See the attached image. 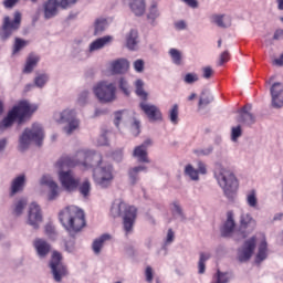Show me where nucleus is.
<instances>
[{"label": "nucleus", "instance_id": "obj_40", "mask_svg": "<svg viewBox=\"0 0 283 283\" xmlns=\"http://www.w3.org/2000/svg\"><path fill=\"white\" fill-rule=\"evenodd\" d=\"M48 81H50V75L46 73H40L34 77V85L35 87L43 90L48 84Z\"/></svg>", "mask_w": 283, "mask_h": 283}, {"label": "nucleus", "instance_id": "obj_46", "mask_svg": "<svg viewBox=\"0 0 283 283\" xmlns=\"http://www.w3.org/2000/svg\"><path fill=\"white\" fill-rule=\"evenodd\" d=\"M178 104H175L168 112V118L172 125H178Z\"/></svg>", "mask_w": 283, "mask_h": 283}, {"label": "nucleus", "instance_id": "obj_14", "mask_svg": "<svg viewBox=\"0 0 283 283\" xmlns=\"http://www.w3.org/2000/svg\"><path fill=\"white\" fill-rule=\"evenodd\" d=\"M139 109L144 112L148 120H150L151 123L163 120V112L160 111V107H158L156 104H151L147 101H142L139 103Z\"/></svg>", "mask_w": 283, "mask_h": 283}, {"label": "nucleus", "instance_id": "obj_33", "mask_svg": "<svg viewBox=\"0 0 283 283\" xmlns=\"http://www.w3.org/2000/svg\"><path fill=\"white\" fill-rule=\"evenodd\" d=\"M112 240V235L104 233L101 237L96 238L92 243V251L95 255H101V251L105 247V242Z\"/></svg>", "mask_w": 283, "mask_h": 283}, {"label": "nucleus", "instance_id": "obj_52", "mask_svg": "<svg viewBox=\"0 0 283 283\" xmlns=\"http://www.w3.org/2000/svg\"><path fill=\"white\" fill-rule=\"evenodd\" d=\"M40 185L49 187V189H50V188L54 187L56 185V182L54 181V179H52V177L50 175H44L40 179Z\"/></svg>", "mask_w": 283, "mask_h": 283}, {"label": "nucleus", "instance_id": "obj_7", "mask_svg": "<svg viewBox=\"0 0 283 283\" xmlns=\"http://www.w3.org/2000/svg\"><path fill=\"white\" fill-rule=\"evenodd\" d=\"M78 113L76 108H65L62 112H57L53 115L54 122L64 126V132L67 136H72L74 132L81 126V119H78Z\"/></svg>", "mask_w": 283, "mask_h": 283}, {"label": "nucleus", "instance_id": "obj_63", "mask_svg": "<svg viewBox=\"0 0 283 283\" xmlns=\"http://www.w3.org/2000/svg\"><path fill=\"white\" fill-rule=\"evenodd\" d=\"M113 160L116 163H120L123 160V148L113 151Z\"/></svg>", "mask_w": 283, "mask_h": 283}, {"label": "nucleus", "instance_id": "obj_3", "mask_svg": "<svg viewBox=\"0 0 283 283\" xmlns=\"http://www.w3.org/2000/svg\"><path fill=\"white\" fill-rule=\"evenodd\" d=\"M59 220L70 235H76L85 227V212L76 206H69L60 211Z\"/></svg>", "mask_w": 283, "mask_h": 283}, {"label": "nucleus", "instance_id": "obj_19", "mask_svg": "<svg viewBox=\"0 0 283 283\" xmlns=\"http://www.w3.org/2000/svg\"><path fill=\"white\" fill-rule=\"evenodd\" d=\"M59 8H61V2L59 0H46L43 3V14L46 21L54 19L59 14Z\"/></svg>", "mask_w": 283, "mask_h": 283}, {"label": "nucleus", "instance_id": "obj_55", "mask_svg": "<svg viewBox=\"0 0 283 283\" xmlns=\"http://www.w3.org/2000/svg\"><path fill=\"white\" fill-rule=\"evenodd\" d=\"M133 67L135 70V72H137L138 74H142V72H145V61L143 60H136L133 63Z\"/></svg>", "mask_w": 283, "mask_h": 283}, {"label": "nucleus", "instance_id": "obj_29", "mask_svg": "<svg viewBox=\"0 0 283 283\" xmlns=\"http://www.w3.org/2000/svg\"><path fill=\"white\" fill-rule=\"evenodd\" d=\"M147 23L150 24L151 28H156L158 25V19H160V10L158 9V4L153 3L146 13Z\"/></svg>", "mask_w": 283, "mask_h": 283}, {"label": "nucleus", "instance_id": "obj_60", "mask_svg": "<svg viewBox=\"0 0 283 283\" xmlns=\"http://www.w3.org/2000/svg\"><path fill=\"white\" fill-rule=\"evenodd\" d=\"M65 251L67 253H74V251H76V242L74 240L66 241Z\"/></svg>", "mask_w": 283, "mask_h": 283}, {"label": "nucleus", "instance_id": "obj_4", "mask_svg": "<svg viewBox=\"0 0 283 283\" xmlns=\"http://www.w3.org/2000/svg\"><path fill=\"white\" fill-rule=\"evenodd\" d=\"M214 178L226 198H228V200H233L238 192V188L240 187L235 174H233L231 169L222 166V164H217L214 168Z\"/></svg>", "mask_w": 283, "mask_h": 283}, {"label": "nucleus", "instance_id": "obj_10", "mask_svg": "<svg viewBox=\"0 0 283 283\" xmlns=\"http://www.w3.org/2000/svg\"><path fill=\"white\" fill-rule=\"evenodd\" d=\"M21 25V13L19 11L14 12L13 21L10 20V17H6L2 25V30L0 32L1 41H8L14 30H19Z\"/></svg>", "mask_w": 283, "mask_h": 283}, {"label": "nucleus", "instance_id": "obj_24", "mask_svg": "<svg viewBox=\"0 0 283 283\" xmlns=\"http://www.w3.org/2000/svg\"><path fill=\"white\" fill-rule=\"evenodd\" d=\"M210 22L217 28L227 30V28H231L232 20L229 14L214 13L210 17Z\"/></svg>", "mask_w": 283, "mask_h": 283}, {"label": "nucleus", "instance_id": "obj_23", "mask_svg": "<svg viewBox=\"0 0 283 283\" xmlns=\"http://www.w3.org/2000/svg\"><path fill=\"white\" fill-rule=\"evenodd\" d=\"M33 248L35 249L38 258H48L50 251L52 250V245L44 239H35L33 241Z\"/></svg>", "mask_w": 283, "mask_h": 283}, {"label": "nucleus", "instance_id": "obj_45", "mask_svg": "<svg viewBox=\"0 0 283 283\" xmlns=\"http://www.w3.org/2000/svg\"><path fill=\"white\" fill-rule=\"evenodd\" d=\"M88 98H90V91L84 90L80 92V94L77 95L76 103L80 107H85L87 105Z\"/></svg>", "mask_w": 283, "mask_h": 283}, {"label": "nucleus", "instance_id": "obj_17", "mask_svg": "<svg viewBox=\"0 0 283 283\" xmlns=\"http://www.w3.org/2000/svg\"><path fill=\"white\" fill-rule=\"evenodd\" d=\"M134 17H144L147 12V0H124Z\"/></svg>", "mask_w": 283, "mask_h": 283}, {"label": "nucleus", "instance_id": "obj_22", "mask_svg": "<svg viewBox=\"0 0 283 283\" xmlns=\"http://www.w3.org/2000/svg\"><path fill=\"white\" fill-rule=\"evenodd\" d=\"M28 182V177L25 174H20L15 178L12 179L10 186V196H17V193H21L23 189H25V184Z\"/></svg>", "mask_w": 283, "mask_h": 283}, {"label": "nucleus", "instance_id": "obj_61", "mask_svg": "<svg viewBox=\"0 0 283 283\" xmlns=\"http://www.w3.org/2000/svg\"><path fill=\"white\" fill-rule=\"evenodd\" d=\"M202 76L203 78H210L213 76V69L211 66L202 67Z\"/></svg>", "mask_w": 283, "mask_h": 283}, {"label": "nucleus", "instance_id": "obj_48", "mask_svg": "<svg viewBox=\"0 0 283 283\" xmlns=\"http://www.w3.org/2000/svg\"><path fill=\"white\" fill-rule=\"evenodd\" d=\"M174 240H176V232H174L172 229H168L163 249H167V247H169L170 244H174Z\"/></svg>", "mask_w": 283, "mask_h": 283}, {"label": "nucleus", "instance_id": "obj_44", "mask_svg": "<svg viewBox=\"0 0 283 283\" xmlns=\"http://www.w3.org/2000/svg\"><path fill=\"white\" fill-rule=\"evenodd\" d=\"M171 211H172V216L176 218H180V220H185V212L182 211V206H180V202L178 201H174L171 203Z\"/></svg>", "mask_w": 283, "mask_h": 283}, {"label": "nucleus", "instance_id": "obj_62", "mask_svg": "<svg viewBox=\"0 0 283 283\" xmlns=\"http://www.w3.org/2000/svg\"><path fill=\"white\" fill-rule=\"evenodd\" d=\"M197 171H198V174H201V176H206L207 165L203 161H198L197 163Z\"/></svg>", "mask_w": 283, "mask_h": 283}, {"label": "nucleus", "instance_id": "obj_42", "mask_svg": "<svg viewBox=\"0 0 283 283\" xmlns=\"http://www.w3.org/2000/svg\"><path fill=\"white\" fill-rule=\"evenodd\" d=\"M117 85L125 96H129V94H132V87L125 77H120L117 82Z\"/></svg>", "mask_w": 283, "mask_h": 283}, {"label": "nucleus", "instance_id": "obj_47", "mask_svg": "<svg viewBox=\"0 0 283 283\" xmlns=\"http://www.w3.org/2000/svg\"><path fill=\"white\" fill-rule=\"evenodd\" d=\"M25 45H28V41L20 39V38H15L12 54H17V53L21 52V50H23V48H25Z\"/></svg>", "mask_w": 283, "mask_h": 283}, {"label": "nucleus", "instance_id": "obj_57", "mask_svg": "<svg viewBox=\"0 0 283 283\" xmlns=\"http://www.w3.org/2000/svg\"><path fill=\"white\" fill-rule=\"evenodd\" d=\"M45 233L51 240H56V229L52 224L45 226Z\"/></svg>", "mask_w": 283, "mask_h": 283}, {"label": "nucleus", "instance_id": "obj_9", "mask_svg": "<svg viewBox=\"0 0 283 283\" xmlns=\"http://www.w3.org/2000/svg\"><path fill=\"white\" fill-rule=\"evenodd\" d=\"M63 255L53 251L49 266L55 282H61L67 275V268L63 264Z\"/></svg>", "mask_w": 283, "mask_h": 283}, {"label": "nucleus", "instance_id": "obj_27", "mask_svg": "<svg viewBox=\"0 0 283 283\" xmlns=\"http://www.w3.org/2000/svg\"><path fill=\"white\" fill-rule=\"evenodd\" d=\"M25 207H28V198L20 197L15 199L11 206L12 216L21 218V216H23V211H25Z\"/></svg>", "mask_w": 283, "mask_h": 283}, {"label": "nucleus", "instance_id": "obj_18", "mask_svg": "<svg viewBox=\"0 0 283 283\" xmlns=\"http://www.w3.org/2000/svg\"><path fill=\"white\" fill-rule=\"evenodd\" d=\"M150 144H151V140H146L142 145L134 148L133 158H135L137 160V163H142V164L151 163L149 160V155L147 153V147H149Z\"/></svg>", "mask_w": 283, "mask_h": 283}, {"label": "nucleus", "instance_id": "obj_5", "mask_svg": "<svg viewBox=\"0 0 283 283\" xmlns=\"http://www.w3.org/2000/svg\"><path fill=\"white\" fill-rule=\"evenodd\" d=\"M111 214L113 218H120L122 216L125 233H132L134 230V222H136V207L128 206L120 200H115L111 207Z\"/></svg>", "mask_w": 283, "mask_h": 283}, {"label": "nucleus", "instance_id": "obj_39", "mask_svg": "<svg viewBox=\"0 0 283 283\" xmlns=\"http://www.w3.org/2000/svg\"><path fill=\"white\" fill-rule=\"evenodd\" d=\"M168 54L174 65H182V52L178 49H169Z\"/></svg>", "mask_w": 283, "mask_h": 283}, {"label": "nucleus", "instance_id": "obj_38", "mask_svg": "<svg viewBox=\"0 0 283 283\" xmlns=\"http://www.w3.org/2000/svg\"><path fill=\"white\" fill-rule=\"evenodd\" d=\"M214 283H229L233 280V273L231 272H221L220 270L213 276Z\"/></svg>", "mask_w": 283, "mask_h": 283}, {"label": "nucleus", "instance_id": "obj_58", "mask_svg": "<svg viewBox=\"0 0 283 283\" xmlns=\"http://www.w3.org/2000/svg\"><path fill=\"white\" fill-rule=\"evenodd\" d=\"M181 3H185L188 8H191V10H198L200 8V2L198 0H180Z\"/></svg>", "mask_w": 283, "mask_h": 283}, {"label": "nucleus", "instance_id": "obj_43", "mask_svg": "<svg viewBox=\"0 0 283 283\" xmlns=\"http://www.w3.org/2000/svg\"><path fill=\"white\" fill-rule=\"evenodd\" d=\"M185 175L189 176L190 180H193V181L200 180V176L198 174V170L196 168H193V166L191 164H188L185 167Z\"/></svg>", "mask_w": 283, "mask_h": 283}, {"label": "nucleus", "instance_id": "obj_6", "mask_svg": "<svg viewBox=\"0 0 283 283\" xmlns=\"http://www.w3.org/2000/svg\"><path fill=\"white\" fill-rule=\"evenodd\" d=\"M43 138H45V134L43 133V126L35 123L32 125L31 128H25L20 135L18 149L19 151H28L32 143L41 146V144L43 143Z\"/></svg>", "mask_w": 283, "mask_h": 283}, {"label": "nucleus", "instance_id": "obj_26", "mask_svg": "<svg viewBox=\"0 0 283 283\" xmlns=\"http://www.w3.org/2000/svg\"><path fill=\"white\" fill-rule=\"evenodd\" d=\"M109 22H111L109 18H106V17L96 18L92 25L94 36H99V34L105 32L107 28H109Z\"/></svg>", "mask_w": 283, "mask_h": 283}, {"label": "nucleus", "instance_id": "obj_20", "mask_svg": "<svg viewBox=\"0 0 283 283\" xmlns=\"http://www.w3.org/2000/svg\"><path fill=\"white\" fill-rule=\"evenodd\" d=\"M233 231H235V216L233 214V211H228L227 220L221 228V235L222 238H231Z\"/></svg>", "mask_w": 283, "mask_h": 283}, {"label": "nucleus", "instance_id": "obj_41", "mask_svg": "<svg viewBox=\"0 0 283 283\" xmlns=\"http://www.w3.org/2000/svg\"><path fill=\"white\" fill-rule=\"evenodd\" d=\"M211 258V254L209 253H205V252H201L200 253V258H199V262H198V273L200 275H202L207 269V260H209Z\"/></svg>", "mask_w": 283, "mask_h": 283}, {"label": "nucleus", "instance_id": "obj_37", "mask_svg": "<svg viewBox=\"0 0 283 283\" xmlns=\"http://www.w3.org/2000/svg\"><path fill=\"white\" fill-rule=\"evenodd\" d=\"M77 191L85 200H87L92 193V182H90V179H84L83 182L78 184Z\"/></svg>", "mask_w": 283, "mask_h": 283}, {"label": "nucleus", "instance_id": "obj_1", "mask_svg": "<svg viewBox=\"0 0 283 283\" xmlns=\"http://www.w3.org/2000/svg\"><path fill=\"white\" fill-rule=\"evenodd\" d=\"M59 171V179L66 191H76L81 178L74 177L72 170H63L70 167H81L84 171L93 169V180L97 187L107 189L114 180V167L111 164H103V156L94 150H78L74 156L64 155L55 164Z\"/></svg>", "mask_w": 283, "mask_h": 283}, {"label": "nucleus", "instance_id": "obj_36", "mask_svg": "<svg viewBox=\"0 0 283 283\" xmlns=\"http://www.w3.org/2000/svg\"><path fill=\"white\" fill-rule=\"evenodd\" d=\"M210 103H213V95L209 90H203L199 97L198 108L205 109Z\"/></svg>", "mask_w": 283, "mask_h": 283}, {"label": "nucleus", "instance_id": "obj_13", "mask_svg": "<svg viewBox=\"0 0 283 283\" xmlns=\"http://www.w3.org/2000/svg\"><path fill=\"white\" fill-rule=\"evenodd\" d=\"M240 228L239 233L242 239L248 238L249 233L255 229V219L249 212L241 210L240 212Z\"/></svg>", "mask_w": 283, "mask_h": 283}, {"label": "nucleus", "instance_id": "obj_32", "mask_svg": "<svg viewBox=\"0 0 283 283\" xmlns=\"http://www.w3.org/2000/svg\"><path fill=\"white\" fill-rule=\"evenodd\" d=\"M39 61H41V56H39L36 53H30L27 57L24 67H23V74H32L34 72V67L39 65Z\"/></svg>", "mask_w": 283, "mask_h": 283}, {"label": "nucleus", "instance_id": "obj_51", "mask_svg": "<svg viewBox=\"0 0 283 283\" xmlns=\"http://www.w3.org/2000/svg\"><path fill=\"white\" fill-rule=\"evenodd\" d=\"M247 203L249 207L255 208L258 207V197L255 195V190H251L247 196Z\"/></svg>", "mask_w": 283, "mask_h": 283}, {"label": "nucleus", "instance_id": "obj_31", "mask_svg": "<svg viewBox=\"0 0 283 283\" xmlns=\"http://www.w3.org/2000/svg\"><path fill=\"white\" fill-rule=\"evenodd\" d=\"M129 70V61L125 59H118L111 63V72L113 74H125Z\"/></svg>", "mask_w": 283, "mask_h": 283}, {"label": "nucleus", "instance_id": "obj_53", "mask_svg": "<svg viewBox=\"0 0 283 283\" xmlns=\"http://www.w3.org/2000/svg\"><path fill=\"white\" fill-rule=\"evenodd\" d=\"M240 136H242V126L239 125V126H234L232 127V130H231V140L233 143L238 142V138H240Z\"/></svg>", "mask_w": 283, "mask_h": 283}, {"label": "nucleus", "instance_id": "obj_59", "mask_svg": "<svg viewBox=\"0 0 283 283\" xmlns=\"http://www.w3.org/2000/svg\"><path fill=\"white\" fill-rule=\"evenodd\" d=\"M145 277H146V282L148 283L154 282V269L150 265L146 266Z\"/></svg>", "mask_w": 283, "mask_h": 283}, {"label": "nucleus", "instance_id": "obj_54", "mask_svg": "<svg viewBox=\"0 0 283 283\" xmlns=\"http://www.w3.org/2000/svg\"><path fill=\"white\" fill-rule=\"evenodd\" d=\"M59 198V185L55 184V186H52L50 188V191L48 193V200H56Z\"/></svg>", "mask_w": 283, "mask_h": 283}, {"label": "nucleus", "instance_id": "obj_11", "mask_svg": "<svg viewBox=\"0 0 283 283\" xmlns=\"http://www.w3.org/2000/svg\"><path fill=\"white\" fill-rule=\"evenodd\" d=\"M255 251V237H252L244 241L242 247L237 250V260L244 264L253 258V252Z\"/></svg>", "mask_w": 283, "mask_h": 283}, {"label": "nucleus", "instance_id": "obj_56", "mask_svg": "<svg viewBox=\"0 0 283 283\" xmlns=\"http://www.w3.org/2000/svg\"><path fill=\"white\" fill-rule=\"evenodd\" d=\"M77 2L78 0H60V8H62V10H69V8L76 6Z\"/></svg>", "mask_w": 283, "mask_h": 283}, {"label": "nucleus", "instance_id": "obj_16", "mask_svg": "<svg viewBox=\"0 0 283 283\" xmlns=\"http://www.w3.org/2000/svg\"><path fill=\"white\" fill-rule=\"evenodd\" d=\"M251 104H247L241 109H239V117L237 119L238 123H242V125H247L248 127H251V125H255V115L251 113Z\"/></svg>", "mask_w": 283, "mask_h": 283}, {"label": "nucleus", "instance_id": "obj_21", "mask_svg": "<svg viewBox=\"0 0 283 283\" xmlns=\"http://www.w3.org/2000/svg\"><path fill=\"white\" fill-rule=\"evenodd\" d=\"M71 54L72 57L77 59V61H86V59H90V51L85 50V46H83V41L81 40L74 41Z\"/></svg>", "mask_w": 283, "mask_h": 283}, {"label": "nucleus", "instance_id": "obj_50", "mask_svg": "<svg viewBox=\"0 0 283 283\" xmlns=\"http://www.w3.org/2000/svg\"><path fill=\"white\" fill-rule=\"evenodd\" d=\"M198 81H200V77L198 76L197 73H187V74L184 76V82H185L187 85H193V83H198Z\"/></svg>", "mask_w": 283, "mask_h": 283}, {"label": "nucleus", "instance_id": "obj_12", "mask_svg": "<svg viewBox=\"0 0 283 283\" xmlns=\"http://www.w3.org/2000/svg\"><path fill=\"white\" fill-rule=\"evenodd\" d=\"M41 222H43V212L41 211V206L33 201L29 206L27 224L36 230L41 227Z\"/></svg>", "mask_w": 283, "mask_h": 283}, {"label": "nucleus", "instance_id": "obj_8", "mask_svg": "<svg viewBox=\"0 0 283 283\" xmlns=\"http://www.w3.org/2000/svg\"><path fill=\"white\" fill-rule=\"evenodd\" d=\"M93 92L99 103H114L116 101V84L102 81L93 87Z\"/></svg>", "mask_w": 283, "mask_h": 283}, {"label": "nucleus", "instance_id": "obj_25", "mask_svg": "<svg viewBox=\"0 0 283 283\" xmlns=\"http://www.w3.org/2000/svg\"><path fill=\"white\" fill-rule=\"evenodd\" d=\"M114 41L112 35H104L102 38L96 39L95 41L91 42L88 45V54H94V52H98V50H103L106 45Z\"/></svg>", "mask_w": 283, "mask_h": 283}, {"label": "nucleus", "instance_id": "obj_64", "mask_svg": "<svg viewBox=\"0 0 283 283\" xmlns=\"http://www.w3.org/2000/svg\"><path fill=\"white\" fill-rule=\"evenodd\" d=\"M175 30H187V21L185 20H178L174 23Z\"/></svg>", "mask_w": 283, "mask_h": 283}, {"label": "nucleus", "instance_id": "obj_28", "mask_svg": "<svg viewBox=\"0 0 283 283\" xmlns=\"http://www.w3.org/2000/svg\"><path fill=\"white\" fill-rule=\"evenodd\" d=\"M143 171L147 174V166L139 165L128 169V180L130 185H138V182L140 181V172Z\"/></svg>", "mask_w": 283, "mask_h": 283}, {"label": "nucleus", "instance_id": "obj_49", "mask_svg": "<svg viewBox=\"0 0 283 283\" xmlns=\"http://www.w3.org/2000/svg\"><path fill=\"white\" fill-rule=\"evenodd\" d=\"M193 154H196V156H199V157L211 156V154H213V146H207L206 148L195 149Z\"/></svg>", "mask_w": 283, "mask_h": 283}, {"label": "nucleus", "instance_id": "obj_15", "mask_svg": "<svg viewBox=\"0 0 283 283\" xmlns=\"http://www.w3.org/2000/svg\"><path fill=\"white\" fill-rule=\"evenodd\" d=\"M270 94L272 97L271 105L274 109H282L283 107V84L275 82L270 88Z\"/></svg>", "mask_w": 283, "mask_h": 283}, {"label": "nucleus", "instance_id": "obj_2", "mask_svg": "<svg viewBox=\"0 0 283 283\" xmlns=\"http://www.w3.org/2000/svg\"><path fill=\"white\" fill-rule=\"evenodd\" d=\"M36 109H39L36 104H30V102L25 99L20 101L18 105L13 106L7 116L0 122V132L8 129V127H12L15 120L18 126L21 127V125L25 123V119L30 118Z\"/></svg>", "mask_w": 283, "mask_h": 283}, {"label": "nucleus", "instance_id": "obj_34", "mask_svg": "<svg viewBox=\"0 0 283 283\" xmlns=\"http://www.w3.org/2000/svg\"><path fill=\"white\" fill-rule=\"evenodd\" d=\"M266 258H269V247L266 244V241L263 240L259 244L254 262H255V264H262V262H264V260H266Z\"/></svg>", "mask_w": 283, "mask_h": 283}, {"label": "nucleus", "instance_id": "obj_30", "mask_svg": "<svg viewBox=\"0 0 283 283\" xmlns=\"http://www.w3.org/2000/svg\"><path fill=\"white\" fill-rule=\"evenodd\" d=\"M138 30L130 29L129 32L126 34V48L132 52H136L138 50Z\"/></svg>", "mask_w": 283, "mask_h": 283}, {"label": "nucleus", "instance_id": "obj_35", "mask_svg": "<svg viewBox=\"0 0 283 283\" xmlns=\"http://www.w3.org/2000/svg\"><path fill=\"white\" fill-rule=\"evenodd\" d=\"M135 86V94L140 98V101H149V93L145 91V81L138 78L134 83Z\"/></svg>", "mask_w": 283, "mask_h": 283}]
</instances>
